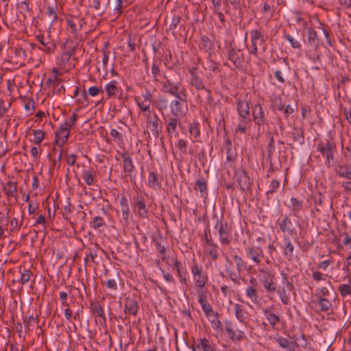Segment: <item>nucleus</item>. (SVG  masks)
Returning <instances> with one entry per match:
<instances>
[{"mask_svg":"<svg viewBox=\"0 0 351 351\" xmlns=\"http://www.w3.org/2000/svg\"><path fill=\"white\" fill-rule=\"evenodd\" d=\"M147 184L150 188L155 191H158L161 189V183L157 173L153 171H150L149 172Z\"/></svg>","mask_w":351,"mask_h":351,"instance_id":"b1692460","label":"nucleus"},{"mask_svg":"<svg viewBox=\"0 0 351 351\" xmlns=\"http://www.w3.org/2000/svg\"><path fill=\"white\" fill-rule=\"evenodd\" d=\"M283 38L287 40L291 47L294 49H300L301 47V43L299 40L295 39L290 34H286L283 36Z\"/></svg>","mask_w":351,"mask_h":351,"instance_id":"09e8293b","label":"nucleus"},{"mask_svg":"<svg viewBox=\"0 0 351 351\" xmlns=\"http://www.w3.org/2000/svg\"><path fill=\"white\" fill-rule=\"evenodd\" d=\"M117 82L115 80H112L111 82H109V84L106 85L105 89L106 90V93H107L108 97L117 94L118 88H117Z\"/></svg>","mask_w":351,"mask_h":351,"instance_id":"a19ab883","label":"nucleus"},{"mask_svg":"<svg viewBox=\"0 0 351 351\" xmlns=\"http://www.w3.org/2000/svg\"><path fill=\"white\" fill-rule=\"evenodd\" d=\"M195 189L199 190L201 196L206 197L208 195L206 182L202 178L197 179L195 184Z\"/></svg>","mask_w":351,"mask_h":351,"instance_id":"e433bc0d","label":"nucleus"},{"mask_svg":"<svg viewBox=\"0 0 351 351\" xmlns=\"http://www.w3.org/2000/svg\"><path fill=\"white\" fill-rule=\"evenodd\" d=\"M227 56L228 59L232 62L235 68H242L245 58L243 53L240 49H236L230 44V48L227 51Z\"/></svg>","mask_w":351,"mask_h":351,"instance_id":"423d86ee","label":"nucleus"},{"mask_svg":"<svg viewBox=\"0 0 351 351\" xmlns=\"http://www.w3.org/2000/svg\"><path fill=\"white\" fill-rule=\"evenodd\" d=\"M156 108L159 111H163L169 106L168 99L165 97H160L156 101Z\"/></svg>","mask_w":351,"mask_h":351,"instance_id":"8fccbe9b","label":"nucleus"},{"mask_svg":"<svg viewBox=\"0 0 351 351\" xmlns=\"http://www.w3.org/2000/svg\"><path fill=\"white\" fill-rule=\"evenodd\" d=\"M283 254L288 261L293 260L294 245L287 237L283 238Z\"/></svg>","mask_w":351,"mask_h":351,"instance_id":"aec40b11","label":"nucleus"},{"mask_svg":"<svg viewBox=\"0 0 351 351\" xmlns=\"http://www.w3.org/2000/svg\"><path fill=\"white\" fill-rule=\"evenodd\" d=\"M138 310V305L137 302L130 298L125 299L124 311L130 315L136 316Z\"/></svg>","mask_w":351,"mask_h":351,"instance_id":"5701e85b","label":"nucleus"},{"mask_svg":"<svg viewBox=\"0 0 351 351\" xmlns=\"http://www.w3.org/2000/svg\"><path fill=\"white\" fill-rule=\"evenodd\" d=\"M91 310H92L93 313L95 316H98L101 318H103L104 320L106 319L103 307L101 305H99L98 304H92Z\"/></svg>","mask_w":351,"mask_h":351,"instance_id":"49530a36","label":"nucleus"},{"mask_svg":"<svg viewBox=\"0 0 351 351\" xmlns=\"http://www.w3.org/2000/svg\"><path fill=\"white\" fill-rule=\"evenodd\" d=\"M215 228L218 230L219 241L223 245H229L230 243V237L231 234V228L227 222L219 221L217 220Z\"/></svg>","mask_w":351,"mask_h":351,"instance_id":"0eeeda50","label":"nucleus"},{"mask_svg":"<svg viewBox=\"0 0 351 351\" xmlns=\"http://www.w3.org/2000/svg\"><path fill=\"white\" fill-rule=\"evenodd\" d=\"M82 178L87 185H92L94 183V178L90 170H84L82 173Z\"/></svg>","mask_w":351,"mask_h":351,"instance_id":"864d4df0","label":"nucleus"},{"mask_svg":"<svg viewBox=\"0 0 351 351\" xmlns=\"http://www.w3.org/2000/svg\"><path fill=\"white\" fill-rule=\"evenodd\" d=\"M186 91H182V94L173 96L175 99L169 104L170 112L173 117H182L187 110Z\"/></svg>","mask_w":351,"mask_h":351,"instance_id":"f257e3e1","label":"nucleus"},{"mask_svg":"<svg viewBox=\"0 0 351 351\" xmlns=\"http://www.w3.org/2000/svg\"><path fill=\"white\" fill-rule=\"evenodd\" d=\"M233 259L236 264L237 270L239 272H242L247 268L246 263L244 262V261L243 260V258L241 256H239L237 254L234 255Z\"/></svg>","mask_w":351,"mask_h":351,"instance_id":"a18cd8bd","label":"nucleus"},{"mask_svg":"<svg viewBox=\"0 0 351 351\" xmlns=\"http://www.w3.org/2000/svg\"><path fill=\"white\" fill-rule=\"evenodd\" d=\"M338 175L340 177L351 180V165H342L339 167Z\"/></svg>","mask_w":351,"mask_h":351,"instance_id":"79ce46f5","label":"nucleus"},{"mask_svg":"<svg viewBox=\"0 0 351 351\" xmlns=\"http://www.w3.org/2000/svg\"><path fill=\"white\" fill-rule=\"evenodd\" d=\"M201 43H202L203 48H204L206 51H210L213 47V42L206 36H202Z\"/></svg>","mask_w":351,"mask_h":351,"instance_id":"5fc2aeb1","label":"nucleus"},{"mask_svg":"<svg viewBox=\"0 0 351 351\" xmlns=\"http://www.w3.org/2000/svg\"><path fill=\"white\" fill-rule=\"evenodd\" d=\"M197 297L198 302L200 304L204 314L213 309L212 306L208 302L206 292H200V293L197 294Z\"/></svg>","mask_w":351,"mask_h":351,"instance_id":"c85d7f7f","label":"nucleus"},{"mask_svg":"<svg viewBox=\"0 0 351 351\" xmlns=\"http://www.w3.org/2000/svg\"><path fill=\"white\" fill-rule=\"evenodd\" d=\"M226 272L232 282L237 284L239 283V280L241 278V272H239L237 270V271H234L233 270L229 268L226 269Z\"/></svg>","mask_w":351,"mask_h":351,"instance_id":"de8ad7c7","label":"nucleus"},{"mask_svg":"<svg viewBox=\"0 0 351 351\" xmlns=\"http://www.w3.org/2000/svg\"><path fill=\"white\" fill-rule=\"evenodd\" d=\"M293 135L295 141L298 142L300 144H302L304 143V137L302 129L295 128Z\"/></svg>","mask_w":351,"mask_h":351,"instance_id":"6e6d98bb","label":"nucleus"},{"mask_svg":"<svg viewBox=\"0 0 351 351\" xmlns=\"http://www.w3.org/2000/svg\"><path fill=\"white\" fill-rule=\"evenodd\" d=\"M45 138V133L41 130H34V141L36 144H40Z\"/></svg>","mask_w":351,"mask_h":351,"instance_id":"680f3d73","label":"nucleus"},{"mask_svg":"<svg viewBox=\"0 0 351 351\" xmlns=\"http://www.w3.org/2000/svg\"><path fill=\"white\" fill-rule=\"evenodd\" d=\"M261 282L267 293H274L276 291L277 285L275 282V275L269 271H263Z\"/></svg>","mask_w":351,"mask_h":351,"instance_id":"9b49d317","label":"nucleus"},{"mask_svg":"<svg viewBox=\"0 0 351 351\" xmlns=\"http://www.w3.org/2000/svg\"><path fill=\"white\" fill-rule=\"evenodd\" d=\"M191 348L192 351H221L215 343L206 338H199L194 341Z\"/></svg>","mask_w":351,"mask_h":351,"instance_id":"1a4fd4ad","label":"nucleus"},{"mask_svg":"<svg viewBox=\"0 0 351 351\" xmlns=\"http://www.w3.org/2000/svg\"><path fill=\"white\" fill-rule=\"evenodd\" d=\"M336 145L334 143L327 140L326 143H320L317 146V150L326 157L325 164L327 167H330L331 162L334 160V152Z\"/></svg>","mask_w":351,"mask_h":351,"instance_id":"7ed1b4c3","label":"nucleus"},{"mask_svg":"<svg viewBox=\"0 0 351 351\" xmlns=\"http://www.w3.org/2000/svg\"><path fill=\"white\" fill-rule=\"evenodd\" d=\"M226 159L228 161H234L236 158V154L232 149V143L230 140L226 141Z\"/></svg>","mask_w":351,"mask_h":351,"instance_id":"c03bdc74","label":"nucleus"},{"mask_svg":"<svg viewBox=\"0 0 351 351\" xmlns=\"http://www.w3.org/2000/svg\"><path fill=\"white\" fill-rule=\"evenodd\" d=\"M77 119V114L75 112H73L72 115L65 121L64 127H67L68 128H74L75 126V123Z\"/></svg>","mask_w":351,"mask_h":351,"instance_id":"bf43d9fd","label":"nucleus"},{"mask_svg":"<svg viewBox=\"0 0 351 351\" xmlns=\"http://www.w3.org/2000/svg\"><path fill=\"white\" fill-rule=\"evenodd\" d=\"M290 202L291 205L289 206V208L292 211L293 215L297 216L298 213H299L303 209V202L295 197H291Z\"/></svg>","mask_w":351,"mask_h":351,"instance_id":"2f4dec72","label":"nucleus"},{"mask_svg":"<svg viewBox=\"0 0 351 351\" xmlns=\"http://www.w3.org/2000/svg\"><path fill=\"white\" fill-rule=\"evenodd\" d=\"M189 133L191 138L197 139L199 136V128L197 122H193L189 124Z\"/></svg>","mask_w":351,"mask_h":351,"instance_id":"37998d69","label":"nucleus"},{"mask_svg":"<svg viewBox=\"0 0 351 351\" xmlns=\"http://www.w3.org/2000/svg\"><path fill=\"white\" fill-rule=\"evenodd\" d=\"M279 186L280 182L278 180H272L269 186V189L266 193V195L268 196L270 194H273Z\"/></svg>","mask_w":351,"mask_h":351,"instance_id":"69168bd1","label":"nucleus"},{"mask_svg":"<svg viewBox=\"0 0 351 351\" xmlns=\"http://www.w3.org/2000/svg\"><path fill=\"white\" fill-rule=\"evenodd\" d=\"M252 113L253 121L258 126H261L266 123V115L263 107L260 104H256L252 107Z\"/></svg>","mask_w":351,"mask_h":351,"instance_id":"ddd939ff","label":"nucleus"},{"mask_svg":"<svg viewBox=\"0 0 351 351\" xmlns=\"http://www.w3.org/2000/svg\"><path fill=\"white\" fill-rule=\"evenodd\" d=\"M251 36V49L250 53L256 56L258 54V43L259 45L264 44L266 41V38L261 29H253L250 32Z\"/></svg>","mask_w":351,"mask_h":351,"instance_id":"9d476101","label":"nucleus"},{"mask_svg":"<svg viewBox=\"0 0 351 351\" xmlns=\"http://www.w3.org/2000/svg\"><path fill=\"white\" fill-rule=\"evenodd\" d=\"M190 83L193 86H194L198 90L206 89L202 80L197 75L195 69L190 71Z\"/></svg>","mask_w":351,"mask_h":351,"instance_id":"cd10ccee","label":"nucleus"},{"mask_svg":"<svg viewBox=\"0 0 351 351\" xmlns=\"http://www.w3.org/2000/svg\"><path fill=\"white\" fill-rule=\"evenodd\" d=\"M280 276L282 277V285H287V287L289 289H294L293 283L289 280L288 274L284 270L280 271Z\"/></svg>","mask_w":351,"mask_h":351,"instance_id":"3c124183","label":"nucleus"},{"mask_svg":"<svg viewBox=\"0 0 351 351\" xmlns=\"http://www.w3.org/2000/svg\"><path fill=\"white\" fill-rule=\"evenodd\" d=\"M165 81L161 83V91L169 94L172 96L182 94V91H186V89L182 86L181 81L173 82L165 77Z\"/></svg>","mask_w":351,"mask_h":351,"instance_id":"20e7f679","label":"nucleus"},{"mask_svg":"<svg viewBox=\"0 0 351 351\" xmlns=\"http://www.w3.org/2000/svg\"><path fill=\"white\" fill-rule=\"evenodd\" d=\"M69 134V129L67 127H64V125H61L60 127L59 130L56 132L55 141L56 144L59 146L60 149L63 148V146L68 140Z\"/></svg>","mask_w":351,"mask_h":351,"instance_id":"2eb2a0df","label":"nucleus"},{"mask_svg":"<svg viewBox=\"0 0 351 351\" xmlns=\"http://www.w3.org/2000/svg\"><path fill=\"white\" fill-rule=\"evenodd\" d=\"M308 45L313 49H316L319 46V38L317 32L312 27L307 28Z\"/></svg>","mask_w":351,"mask_h":351,"instance_id":"bb28decb","label":"nucleus"},{"mask_svg":"<svg viewBox=\"0 0 351 351\" xmlns=\"http://www.w3.org/2000/svg\"><path fill=\"white\" fill-rule=\"evenodd\" d=\"M178 118L179 117H173L169 119L167 125V131L170 137L178 134L177 128L178 125Z\"/></svg>","mask_w":351,"mask_h":351,"instance_id":"c756f323","label":"nucleus"},{"mask_svg":"<svg viewBox=\"0 0 351 351\" xmlns=\"http://www.w3.org/2000/svg\"><path fill=\"white\" fill-rule=\"evenodd\" d=\"M36 40L39 42L42 47L40 49L42 50L46 51L47 53H52L56 47L55 44L51 40L49 36L45 37L43 34H39L36 36Z\"/></svg>","mask_w":351,"mask_h":351,"instance_id":"6ab92c4d","label":"nucleus"},{"mask_svg":"<svg viewBox=\"0 0 351 351\" xmlns=\"http://www.w3.org/2000/svg\"><path fill=\"white\" fill-rule=\"evenodd\" d=\"M315 297L318 298H328L330 295V291L326 287H322L317 289L315 293Z\"/></svg>","mask_w":351,"mask_h":351,"instance_id":"4d7b16f0","label":"nucleus"},{"mask_svg":"<svg viewBox=\"0 0 351 351\" xmlns=\"http://www.w3.org/2000/svg\"><path fill=\"white\" fill-rule=\"evenodd\" d=\"M263 313L269 325L273 329H275L276 324L280 322V315L274 313L268 308H264Z\"/></svg>","mask_w":351,"mask_h":351,"instance_id":"393cba45","label":"nucleus"},{"mask_svg":"<svg viewBox=\"0 0 351 351\" xmlns=\"http://www.w3.org/2000/svg\"><path fill=\"white\" fill-rule=\"evenodd\" d=\"M174 267L177 271L178 276L180 278V282L182 284L186 285L187 284V271L185 268L182 267V264L180 262L177 260L175 261Z\"/></svg>","mask_w":351,"mask_h":351,"instance_id":"7c9ffc66","label":"nucleus"},{"mask_svg":"<svg viewBox=\"0 0 351 351\" xmlns=\"http://www.w3.org/2000/svg\"><path fill=\"white\" fill-rule=\"evenodd\" d=\"M237 110L239 119L244 124L250 123L252 121L250 112V101L238 99L237 100Z\"/></svg>","mask_w":351,"mask_h":351,"instance_id":"39448f33","label":"nucleus"},{"mask_svg":"<svg viewBox=\"0 0 351 351\" xmlns=\"http://www.w3.org/2000/svg\"><path fill=\"white\" fill-rule=\"evenodd\" d=\"M207 245L210 247L208 254L213 260L218 259L219 256V246L213 243L212 239H207Z\"/></svg>","mask_w":351,"mask_h":351,"instance_id":"4c0bfd02","label":"nucleus"},{"mask_svg":"<svg viewBox=\"0 0 351 351\" xmlns=\"http://www.w3.org/2000/svg\"><path fill=\"white\" fill-rule=\"evenodd\" d=\"M245 294L252 303L256 304L258 302V295L255 287H247L245 290Z\"/></svg>","mask_w":351,"mask_h":351,"instance_id":"ea45409f","label":"nucleus"},{"mask_svg":"<svg viewBox=\"0 0 351 351\" xmlns=\"http://www.w3.org/2000/svg\"><path fill=\"white\" fill-rule=\"evenodd\" d=\"M57 10L58 5L56 4L49 5L46 8L45 13L49 16L51 25L58 20Z\"/></svg>","mask_w":351,"mask_h":351,"instance_id":"f704fd0d","label":"nucleus"},{"mask_svg":"<svg viewBox=\"0 0 351 351\" xmlns=\"http://www.w3.org/2000/svg\"><path fill=\"white\" fill-rule=\"evenodd\" d=\"M275 339L279 346L287 351H295V349L298 347L297 341H300L299 339H294L293 341H290L287 338L282 337L278 334L275 337Z\"/></svg>","mask_w":351,"mask_h":351,"instance_id":"4468645a","label":"nucleus"},{"mask_svg":"<svg viewBox=\"0 0 351 351\" xmlns=\"http://www.w3.org/2000/svg\"><path fill=\"white\" fill-rule=\"evenodd\" d=\"M105 222L104 219L99 216L95 217L93 221L90 222V226L94 229H98L102 226H104Z\"/></svg>","mask_w":351,"mask_h":351,"instance_id":"603ef678","label":"nucleus"},{"mask_svg":"<svg viewBox=\"0 0 351 351\" xmlns=\"http://www.w3.org/2000/svg\"><path fill=\"white\" fill-rule=\"evenodd\" d=\"M228 336L232 340L241 341L244 337V333L243 331L239 330H237L236 331L233 330L232 333H229Z\"/></svg>","mask_w":351,"mask_h":351,"instance_id":"0e129e2a","label":"nucleus"},{"mask_svg":"<svg viewBox=\"0 0 351 351\" xmlns=\"http://www.w3.org/2000/svg\"><path fill=\"white\" fill-rule=\"evenodd\" d=\"M274 139L273 136H271L269 140L268 147H267V156L269 160L271 159V156L274 152Z\"/></svg>","mask_w":351,"mask_h":351,"instance_id":"338daca9","label":"nucleus"},{"mask_svg":"<svg viewBox=\"0 0 351 351\" xmlns=\"http://www.w3.org/2000/svg\"><path fill=\"white\" fill-rule=\"evenodd\" d=\"M338 290L342 297H346L348 295H351V287L349 285H340L338 287Z\"/></svg>","mask_w":351,"mask_h":351,"instance_id":"052dcab7","label":"nucleus"},{"mask_svg":"<svg viewBox=\"0 0 351 351\" xmlns=\"http://www.w3.org/2000/svg\"><path fill=\"white\" fill-rule=\"evenodd\" d=\"M294 289H289L287 285H282L279 289L276 288V293L284 305H289L291 303V293Z\"/></svg>","mask_w":351,"mask_h":351,"instance_id":"f3484780","label":"nucleus"},{"mask_svg":"<svg viewBox=\"0 0 351 351\" xmlns=\"http://www.w3.org/2000/svg\"><path fill=\"white\" fill-rule=\"evenodd\" d=\"M313 303L319 305L322 312H326L332 307V302L328 298H318Z\"/></svg>","mask_w":351,"mask_h":351,"instance_id":"72a5a7b5","label":"nucleus"},{"mask_svg":"<svg viewBox=\"0 0 351 351\" xmlns=\"http://www.w3.org/2000/svg\"><path fill=\"white\" fill-rule=\"evenodd\" d=\"M147 128L155 138L159 137V133L161 132L162 127L159 125V118L156 114H154L153 117H148Z\"/></svg>","mask_w":351,"mask_h":351,"instance_id":"a211bd4d","label":"nucleus"},{"mask_svg":"<svg viewBox=\"0 0 351 351\" xmlns=\"http://www.w3.org/2000/svg\"><path fill=\"white\" fill-rule=\"evenodd\" d=\"M191 273L193 280L195 281V287L197 288V293L199 294L200 292H206V291L204 290V287L208 281L207 274L196 263L192 265Z\"/></svg>","mask_w":351,"mask_h":351,"instance_id":"f03ea898","label":"nucleus"},{"mask_svg":"<svg viewBox=\"0 0 351 351\" xmlns=\"http://www.w3.org/2000/svg\"><path fill=\"white\" fill-rule=\"evenodd\" d=\"M152 100V95L149 92H146L142 95V98L136 99L138 106L143 111L147 112L149 110L151 103Z\"/></svg>","mask_w":351,"mask_h":351,"instance_id":"4be33fe9","label":"nucleus"},{"mask_svg":"<svg viewBox=\"0 0 351 351\" xmlns=\"http://www.w3.org/2000/svg\"><path fill=\"white\" fill-rule=\"evenodd\" d=\"M236 178L242 191H248L251 189L252 180L244 170L236 172Z\"/></svg>","mask_w":351,"mask_h":351,"instance_id":"f8f14e48","label":"nucleus"},{"mask_svg":"<svg viewBox=\"0 0 351 351\" xmlns=\"http://www.w3.org/2000/svg\"><path fill=\"white\" fill-rule=\"evenodd\" d=\"M31 275L32 272L29 269H25L24 271L21 273L19 282L22 285H25L29 280Z\"/></svg>","mask_w":351,"mask_h":351,"instance_id":"e2e57ef3","label":"nucleus"},{"mask_svg":"<svg viewBox=\"0 0 351 351\" xmlns=\"http://www.w3.org/2000/svg\"><path fill=\"white\" fill-rule=\"evenodd\" d=\"M209 322H210V324L213 329L218 330H222V324L219 319V316H215L213 317V318L208 319Z\"/></svg>","mask_w":351,"mask_h":351,"instance_id":"13d9d810","label":"nucleus"},{"mask_svg":"<svg viewBox=\"0 0 351 351\" xmlns=\"http://www.w3.org/2000/svg\"><path fill=\"white\" fill-rule=\"evenodd\" d=\"M235 315L237 319L241 323L245 324L247 318V312L244 307L239 304L234 305Z\"/></svg>","mask_w":351,"mask_h":351,"instance_id":"473e14b6","label":"nucleus"},{"mask_svg":"<svg viewBox=\"0 0 351 351\" xmlns=\"http://www.w3.org/2000/svg\"><path fill=\"white\" fill-rule=\"evenodd\" d=\"M134 207L137 209V214L143 219L148 218V209L147 208L145 199L143 197H134Z\"/></svg>","mask_w":351,"mask_h":351,"instance_id":"dca6fc26","label":"nucleus"},{"mask_svg":"<svg viewBox=\"0 0 351 351\" xmlns=\"http://www.w3.org/2000/svg\"><path fill=\"white\" fill-rule=\"evenodd\" d=\"M246 257L259 265L264 258L263 250L260 245H251L246 249Z\"/></svg>","mask_w":351,"mask_h":351,"instance_id":"6e6552de","label":"nucleus"},{"mask_svg":"<svg viewBox=\"0 0 351 351\" xmlns=\"http://www.w3.org/2000/svg\"><path fill=\"white\" fill-rule=\"evenodd\" d=\"M280 228L283 232H287L292 236L296 234V230L291 219L286 215L280 223Z\"/></svg>","mask_w":351,"mask_h":351,"instance_id":"412c9836","label":"nucleus"},{"mask_svg":"<svg viewBox=\"0 0 351 351\" xmlns=\"http://www.w3.org/2000/svg\"><path fill=\"white\" fill-rule=\"evenodd\" d=\"M123 158V171L127 176L132 177L135 169L132 159L126 153L121 154Z\"/></svg>","mask_w":351,"mask_h":351,"instance_id":"a878e982","label":"nucleus"},{"mask_svg":"<svg viewBox=\"0 0 351 351\" xmlns=\"http://www.w3.org/2000/svg\"><path fill=\"white\" fill-rule=\"evenodd\" d=\"M3 191L8 197H16V183L12 181H8L3 186Z\"/></svg>","mask_w":351,"mask_h":351,"instance_id":"c9c22d12","label":"nucleus"},{"mask_svg":"<svg viewBox=\"0 0 351 351\" xmlns=\"http://www.w3.org/2000/svg\"><path fill=\"white\" fill-rule=\"evenodd\" d=\"M326 276H327L326 274H324L319 271H313V273H312L313 279L317 282L321 281V280H325Z\"/></svg>","mask_w":351,"mask_h":351,"instance_id":"774afa93","label":"nucleus"},{"mask_svg":"<svg viewBox=\"0 0 351 351\" xmlns=\"http://www.w3.org/2000/svg\"><path fill=\"white\" fill-rule=\"evenodd\" d=\"M156 249L157 251L162 255V260L165 261L166 259V247L164 244V240L160 237L159 239H156L154 240Z\"/></svg>","mask_w":351,"mask_h":351,"instance_id":"58836bf2","label":"nucleus"}]
</instances>
